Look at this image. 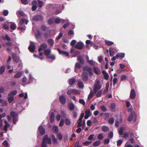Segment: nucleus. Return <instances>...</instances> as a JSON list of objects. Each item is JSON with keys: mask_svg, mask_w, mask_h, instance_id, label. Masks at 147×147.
<instances>
[{"mask_svg": "<svg viewBox=\"0 0 147 147\" xmlns=\"http://www.w3.org/2000/svg\"><path fill=\"white\" fill-rule=\"evenodd\" d=\"M117 79L116 77H115L113 80V84L114 86L115 85L116 83L117 82Z\"/></svg>", "mask_w": 147, "mask_h": 147, "instance_id": "nucleus-56", "label": "nucleus"}, {"mask_svg": "<svg viewBox=\"0 0 147 147\" xmlns=\"http://www.w3.org/2000/svg\"><path fill=\"white\" fill-rule=\"evenodd\" d=\"M3 128V121L2 119H0V129H2Z\"/></svg>", "mask_w": 147, "mask_h": 147, "instance_id": "nucleus-53", "label": "nucleus"}, {"mask_svg": "<svg viewBox=\"0 0 147 147\" xmlns=\"http://www.w3.org/2000/svg\"><path fill=\"white\" fill-rule=\"evenodd\" d=\"M85 113V115L84 116V118L85 119H87L90 116V112L89 109H87L86 110Z\"/></svg>", "mask_w": 147, "mask_h": 147, "instance_id": "nucleus-8", "label": "nucleus"}, {"mask_svg": "<svg viewBox=\"0 0 147 147\" xmlns=\"http://www.w3.org/2000/svg\"><path fill=\"white\" fill-rule=\"evenodd\" d=\"M94 94L92 90H91L90 93L88 96V100L90 99L93 96Z\"/></svg>", "mask_w": 147, "mask_h": 147, "instance_id": "nucleus-29", "label": "nucleus"}, {"mask_svg": "<svg viewBox=\"0 0 147 147\" xmlns=\"http://www.w3.org/2000/svg\"><path fill=\"white\" fill-rule=\"evenodd\" d=\"M22 3L24 5H26L28 3V0H21Z\"/></svg>", "mask_w": 147, "mask_h": 147, "instance_id": "nucleus-55", "label": "nucleus"}, {"mask_svg": "<svg viewBox=\"0 0 147 147\" xmlns=\"http://www.w3.org/2000/svg\"><path fill=\"white\" fill-rule=\"evenodd\" d=\"M115 52L117 51L118 50V49L116 48H115ZM109 51L110 52V53H109L111 57L113 56L114 53L115 52H114V51L113 50H110Z\"/></svg>", "mask_w": 147, "mask_h": 147, "instance_id": "nucleus-24", "label": "nucleus"}, {"mask_svg": "<svg viewBox=\"0 0 147 147\" xmlns=\"http://www.w3.org/2000/svg\"><path fill=\"white\" fill-rule=\"evenodd\" d=\"M12 57L13 60L16 62L18 63L19 61V57L17 56L15 53L12 54Z\"/></svg>", "mask_w": 147, "mask_h": 147, "instance_id": "nucleus-13", "label": "nucleus"}, {"mask_svg": "<svg viewBox=\"0 0 147 147\" xmlns=\"http://www.w3.org/2000/svg\"><path fill=\"white\" fill-rule=\"evenodd\" d=\"M54 21V19L53 18H51L48 20V22L49 24L51 25L53 23Z\"/></svg>", "mask_w": 147, "mask_h": 147, "instance_id": "nucleus-35", "label": "nucleus"}, {"mask_svg": "<svg viewBox=\"0 0 147 147\" xmlns=\"http://www.w3.org/2000/svg\"><path fill=\"white\" fill-rule=\"evenodd\" d=\"M55 22L56 24H58L60 22L61 20L59 18H57L55 19Z\"/></svg>", "mask_w": 147, "mask_h": 147, "instance_id": "nucleus-62", "label": "nucleus"}, {"mask_svg": "<svg viewBox=\"0 0 147 147\" xmlns=\"http://www.w3.org/2000/svg\"><path fill=\"white\" fill-rule=\"evenodd\" d=\"M84 47V44L81 42H77L75 45V47L79 49H82Z\"/></svg>", "mask_w": 147, "mask_h": 147, "instance_id": "nucleus-6", "label": "nucleus"}, {"mask_svg": "<svg viewBox=\"0 0 147 147\" xmlns=\"http://www.w3.org/2000/svg\"><path fill=\"white\" fill-rule=\"evenodd\" d=\"M102 73L104 76L105 78L107 80H108L109 77V76L108 74L105 71H102Z\"/></svg>", "mask_w": 147, "mask_h": 147, "instance_id": "nucleus-20", "label": "nucleus"}, {"mask_svg": "<svg viewBox=\"0 0 147 147\" xmlns=\"http://www.w3.org/2000/svg\"><path fill=\"white\" fill-rule=\"evenodd\" d=\"M114 121V120L113 118H110L109 121V122L110 124H113Z\"/></svg>", "mask_w": 147, "mask_h": 147, "instance_id": "nucleus-52", "label": "nucleus"}, {"mask_svg": "<svg viewBox=\"0 0 147 147\" xmlns=\"http://www.w3.org/2000/svg\"><path fill=\"white\" fill-rule=\"evenodd\" d=\"M37 8V5H32V11L36 10Z\"/></svg>", "mask_w": 147, "mask_h": 147, "instance_id": "nucleus-61", "label": "nucleus"}, {"mask_svg": "<svg viewBox=\"0 0 147 147\" xmlns=\"http://www.w3.org/2000/svg\"><path fill=\"white\" fill-rule=\"evenodd\" d=\"M52 139L53 142L54 143H57L58 142L57 139L55 138L54 136H52Z\"/></svg>", "mask_w": 147, "mask_h": 147, "instance_id": "nucleus-34", "label": "nucleus"}, {"mask_svg": "<svg viewBox=\"0 0 147 147\" xmlns=\"http://www.w3.org/2000/svg\"><path fill=\"white\" fill-rule=\"evenodd\" d=\"M136 95V92L135 90L134 89H132L130 94V98L132 99H134L135 98Z\"/></svg>", "mask_w": 147, "mask_h": 147, "instance_id": "nucleus-7", "label": "nucleus"}, {"mask_svg": "<svg viewBox=\"0 0 147 147\" xmlns=\"http://www.w3.org/2000/svg\"><path fill=\"white\" fill-rule=\"evenodd\" d=\"M110 107L112 111H114L115 107V104L114 103H112L110 106Z\"/></svg>", "mask_w": 147, "mask_h": 147, "instance_id": "nucleus-36", "label": "nucleus"}, {"mask_svg": "<svg viewBox=\"0 0 147 147\" xmlns=\"http://www.w3.org/2000/svg\"><path fill=\"white\" fill-rule=\"evenodd\" d=\"M102 94V90H100L97 93L96 96L97 97H100Z\"/></svg>", "mask_w": 147, "mask_h": 147, "instance_id": "nucleus-33", "label": "nucleus"}, {"mask_svg": "<svg viewBox=\"0 0 147 147\" xmlns=\"http://www.w3.org/2000/svg\"><path fill=\"white\" fill-rule=\"evenodd\" d=\"M21 25H20L18 27V29L21 30H25L26 29V27L24 26H22Z\"/></svg>", "mask_w": 147, "mask_h": 147, "instance_id": "nucleus-31", "label": "nucleus"}, {"mask_svg": "<svg viewBox=\"0 0 147 147\" xmlns=\"http://www.w3.org/2000/svg\"><path fill=\"white\" fill-rule=\"evenodd\" d=\"M91 142H90L88 141H86V142H85L83 143V144L85 146H87L89 144H90L91 143Z\"/></svg>", "mask_w": 147, "mask_h": 147, "instance_id": "nucleus-58", "label": "nucleus"}, {"mask_svg": "<svg viewBox=\"0 0 147 147\" xmlns=\"http://www.w3.org/2000/svg\"><path fill=\"white\" fill-rule=\"evenodd\" d=\"M81 67V65L78 63H76L75 66V71L76 72V69L77 68H80Z\"/></svg>", "mask_w": 147, "mask_h": 147, "instance_id": "nucleus-39", "label": "nucleus"}, {"mask_svg": "<svg viewBox=\"0 0 147 147\" xmlns=\"http://www.w3.org/2000/svg\"><path fill=\"white\" fill-rule=\"evenodd\" d=\"M125 54L124 53H118L116 55V57L117 58L119 57L123 58L125 57Z\"/></svg>", "mask_w": 147, "mask_h": 147, "instance_id": "nucleus-21", "label": "nucleus"}, {"mask_svg": "<svg viewBox=\"0 0 147 147\" xmlns=\"http://www.w3.org/2000/svg\"><path fill=\"white\" fill-rule=\"evenodd\" d=\"M49 43L51 46H52L54 44L53 40L52 39H49L48 41Z\"/></svg>", "mask_w": 147, "mask_h": 147, "instance_id": "nucleus-50", "label": "nucleus"}, {"mask_svg": "<svg viewBox=\"0 0 147 147\" xmlns=\"http://www.w3.org/2000/svg\"><path fill=\"white\" fill-rule=\"evenodd\" d=\"M93 69L94 72L96 74H100V69H99V68L96 67H94L93 68Z\"/></svg>", "mask_w": 147, "mask_h": 147, "instance_id": "nucleus-22", "label": "nucleus"}, {"mask_svg": "<svg viewBox=\"0 0 147 147\" xmlns=\"http://www.w3.org/2000/svg\"><path fill=\"white\" fill-rule=\"evenodd\" d=\"M5 67L4 66H2L0 68V74H2L4 72Z\"/></svg>", "mask_w": 147, "mask_h": 147, "instance_id": "nucleus-40", "label": "nucleus"}, {"mask_svg": "<svg viewBox=\"0 0 147 147\" xmlns=\"http://www.w3.org/2000/svg\"><path fill=\"white\" fill-rule=\"evenodd\" d=\"M57 50L59 54H64L67 56H69V54L68 53L64 51H62L59 49H58Z\"/></svg>", "mask_w": 147, "mask_h": 147, "instance_id": "nucleus-18", "label": "nucleus"}, {"mask_svg": "<svg viewBox=\"0 0 147 147\" xmlns=\"http://www.w3.org/2000/svg\"><path fill=\"white\" fill-rule=\"evenodd\" d=\"M47 45L46 44L43 43L40 46V48L38 49L39 51L44 50L47 47Z\"/></svg>", "mask_w": 147, "mask_h": 147, "instance_id": "nucleus-12", "label": "nucleus"}, {"mask_svg": "<svg viewBox=\"0 0 147 147\" xmlns=\"http://www.w3.org/2000/svg\"><path fill=\"white\" fill-rule=\"evenodd\" d=\"M78 85L79 88H82L83 87L84 85L82 82L79 81L78 82Z\"/></svg>", "mask_w": 147, "mask_h": 147, "instance_id": "nucleus-38", "label": "nucleus"}, {"mask_svg": "<svg viewBox=\"0 0 147 147\" xmlns=\"http://www.w3.org/2000/svg\"><path fill=\"white\" fill-rule=\"evenodd\" d=\"M123 133V129L122 127L120 128L119 131V134L120 135H122Z\"/></svg>", "mask_w": 147, "mask_h": 147, "instance_id": "nucleus-54", "label": "nucleus"}, {"mask_svg": "<svg viewBox=\"0 0 147 147\" xmlns=\"http://www.w3.org/2000/svg\"><path fill=\"white\" fill-rule=\"evenodd\" d=\"M109 82H107L106 84V88L103 91V94H106L109 88Z\"/></svg>", "mask_w": 147, "mask_h": 147, "instance_id": "nucleus-9", "label": "nucleus"}, {"mask_svg": "<svg viewBox=\"0 0 147 147\" xmlns=\"http://www.w3.org/2000/svg\"><path fill=\"white\" fill-rule=\"evenodd\" d=\"M64 124V120L63 119H61L59 124V125L62 126Z\"/></svg>", "mask_w": 147, "mask_h": 147, "instance_id": "nucleus-63", "label": "nucleus"}, {"mask_svg": "<svg viewBox=\"0 0 147 147\" xmlns=\"http://www.w3.org/2000/svg\"><path fill=\"white\" fill-rule=\"evenodd\" d=\"M10 27L11 29L13 30H15L16 28V24L13 23L10 25Z\"/></svg>", "mask_w": 147, "mask_h": 147, "instance_id": "nucleus-37", "label": "nucleus"}, {"mask_svg": "<svg viewBox=\"0 0 147 147\" xmlns=\"http://www.w3.org/2000/svg\"><path fill=\"white\" fill-rule=\"evenodd\" d=\"M102 131H104L107 132L109 130V128L107 126H103L102 127Z\"/></svg>", "mask_w": 147, "mask_h": 147, "instance_id": "nucleus-32", "label": "nucleus"}, {"mask_svg": "<svg viewBox=\"0 0 147 147\" xmlns=\"http://www.w3.org/2000/svg\"><path fill=\"white\" fill-rule=\"evenodd\" d=\"M22 74V71H20L18 72L17 74L14 75V77L16 78H20Z\"/></svg>", "mask_w": 147, "mask_h": 147, "instance_id": "nucleus-16", "label": "nucleus"}, {"mask_svg": "<svg viewBox=\"0 0 147 147\" xmlns=\"http://www.w3.org/2000/svg\"><path fill=\"white\" fill-rule=\"evenodd\" d=\"M17 93V92L16 90H14L11 92L9 94V96H11L12 95L14 96L16 95Z\"/></svg>", "mask_w": 147, "mask_h": 147, "instance_id": "nucleus-41", "label": "nucleus"}, {"mask_svg": "<svg viewBox=\"0 0 147 147\" xmlns=\"http://www.w3.org/2000/svg\"><path fill=\"white\" fill-rule=\"evenodd\" d=\"M3 145L5 146H7L8 145V142L7 140H5L3 142Z\"/></svg>", "mask_w": 147, "mask_h": 147, "instance_id": "nucleus-64", "label": "nucleus"}, {"mask_svg": "<svg viewBox=\"0 0 147 147\" xmlns=\"http://www.w3.org/2000/svg\"><path fill=\"white\" fill-rule=\"evenodd\" d=\"M76 82V79L74 78L71 79L69 80V84L73 85Z\"/></svg>", "mask_w": 147, "mask_h": 147, "instance_id": "nucleus-43", "label": "nucleus"}, {"mask_svg": "<svg viewBox=\"0 0 147 147\" xmlns=\"http://www.w3.org/2000/svg\"><path fill=\"white\" fill-rule=\"evenodd\" d=\"M65 124L67 125H69L71 124L70 120L68 119H66L65 120Z\"/></svg>", "mask_w": 147, "mask_h": 147, "instance_id": "nucleus-44", "label": "nucleus"}, {"mask_svg": "<svg viewBox=\"0 0 147 147\" xmlns=\"http://www.w3.org/2000/svg\"><path fill=\"white\" fill-rule=\"evenodd\" d=\"M78 127H80L82 126V125H83L84 127L85 125V121H84V123H83V124H82V121H81L80 120H78Z\"/></svg>", "mask_w": 147, "mask_h": 147, "instance_id": "nucleus-26", "label": "nucleus"}, {"mask_svg": "<svg viewBox=\"0 0 147 147\" xmlns=\"http://www.w3.org/2000/svg\"><path fill=\"white\" fill-rule=\"evenodd\" d=\"M3 28L6 30H9V29L8 26L6 24H3Z\"/></svg>", "mask_w": 147, "mask_h": 147, "instance_id": "nucleus-60", "label": "nucleus"}, {"mask_svg": "<svg viewBox=\"0 0 147 147\" xmlns=\"http://www.w3.org/2000/svg\"><path fill=\"white\" fill-rule=\"evenodd\" d=\"M127 77L126 75H123L121 76V80H125L127 79Z\"/></svg>", "mask_w": 147, "mask_h": 147, "instance_id": "nucleus-45", "label": "nucleus"}, {"mask_svg": "<svg viewBox=\"0 0 147 147\" xmlns=\"http://www.w3.org/2000/svg\"><path fill=\"white\" fill-rule=\"evenodd\" d=\"M42 19V17L40 15H36L34 16L33 18V20L36 21L41 20Z\"/></svg>", "mask_w": 147, "mask_h": 147, "instance_id": "nucleus-14", "label": "nucleus"}, {"mask_svg": "<svg viewBox=\"0 0 147 147\" xmlns=\"http://www.w3.org/2000/svg\"><path fill=\"white\" fill-rule=\"evenodd\" d=\"M9 12L7 10H5L3 11V15L5 16H7L8 15Z\"/></svg>", "mask_w": 147, "mask_h": 147, "instance_id": "nucleus-59", "label": "nucleus"}, {"mask_svg": "<svg viewBox=\"0 0 147 147\" xmlns=\"http://www.w3.org/2000/svg\"><path fill=\"white\" fill-rule=\"evenodd\" d=\"M100 141L99 140L94 142L93 144V145L94 146H99L100 144Z\"/></svg>", "mask_w": 147, "mask_h": 147, "instance_id": "nucleus-30", "label": "nucleus"}, {"mask_svg": "<svg viewBox=\"0 0 147 147\" xmlns=\"http://www.w3.org/2000/svg\"><path fill=\"white\" fill-rule=\"evenodd\" d=\"M18 113L12 111L11 113V115L13 118V123L15 124H16V122L18 121Z\"/></svg>", "mask_w": 147, "mask_h": 147, "instance_id": "nucleus-3", "label": "nucleus"}, {"mask_svg": "<svg viewBox=\"0 0 147 147\" xmlns=\"http://www.w3.org/2000/svg\"><path fill=\"white\" fill-rule=\"evenodd\" d=\"M136 115L134 113L131 114L129 117L128 120L129 121H132L134 117H136Z\"/></svg>", "mask_w": 147, "mask_h": 147, "instance_id": "nucleus-23", "label": "nucleus"}, {"mask_svg": "<svg viewBox=\"0 0 147 147\" xmlns=\"http://www.w3.org/2000/svg\"><path fill=\"white\" fill-rule=\"evenodd\" d=\"M102 86V84L99 81L96 80L95 81L94 85L93 87L94 92L96 93L98 90H100Z\"/></svg>", "mask_w": 147, "mask_h": 147, "instance_id": "nucleus-1", "label": "nucleus"}, {"mask_svg": "<svg viewBox=\"0 0 147 147\" xmlns=\"http://www.w3.org/2000/svg\"><path fill=\"white\" fill-rule=\"evenodd\" d=\"M59 98L62 104H64L65 103L66 100L64 96L62 95L61 96H59Z\"/></svg>", "mask_w": 147, "mask_h": 147, "instance_id": "nucleus-17", "label": "nucleus"}, {"mask_svg": "<svg viewBox=\"0 0 147 147\" xmlns=\"http://www.w3.org/2000/svg\"><path fill=\"white\" fill-rule=\"evenodd\" d=\"M38 6L40 7H41L43 6V2L42 1L39 0H38Z\"/></svg>", "mask_w": 147, "mask_h": 147, "instance_id": "nucleus-48", "label": "nucleus"}, {"mask_svg": "<svg viewBox=\"0 0 147 147\" xmlns=\"http://www.w3.org/2000/svg\"><path fill=\"white\" fill-rule=\"evenodd\" d=\"M28 22V20L24 19H21L20 20L19 24L20 25H22V24H27Z\"/></svg>", "mask_w": 147, "mask_h": 147, "instance_id": "nucleus-11", "label": "nucleus"}, {"mask_svg": "<svg viewBox=\"0 0 147 147\" xmlns=\"http://www.w3.org/2000/svg\"><path fill=\"white\" fill-rule=\"evenodd\" d=\"M35 46L34 45H31L28 47V49L30 51L32 52H33L35 50Z\"/></svg>", "mask_w": 147, "mask_h": 147, "instance_id": "nucleus-19", "label": "nucleus"}, {"mask_svg": "<svg viewBox=\"0 0 147 147\" xmlns=\"http://www.w3.org/2000/svg\"><path fill=\"white\" fill-rule=\"evenodd\" d=\"M122 142V140L121 139H120L117 141V145L118 146H120Z\"/></svg>", "mask_w": 147, "mask_h": 147, "instance_id": "nucleus-57", "label": "nucleus"}, {"mask_svg": "<svg viewBox=\"0 0 147 147\" xmlns=\"http://www.w3.org/2000/svg\"><path fill=\"white\" fill-rule=\"evenodd\" d=\"M82 78L83 81H86L88 79V75L86 73L84 72L82 75Z\"/></svg>", "mask_w": 147, "mask_h": 147, "instance_id": "nucleus-15", "label": "nucleus"}, {"mask_svg": "<svg viewBox=\"0 0 147 147\" xmlns=\"http://www.w3.org/2000/svg\"><path fill=\"white\" fill-rule=\"evenodd\" d=\"M8 98V101L10 103L12 102L14 100V97L13 96H10Z\"/></svg>", "mask_w": 147, "mask_h": 147, "instance_id": "nucleus-46", "label": "nucleus"}, {"mask_svg": "<svg viewBox=\"0 0 147 147\" xmlns=\"http://www.w3.org/2000/svg\"><path fill=\"white\" fill-rule=\"evenodd\" d=\"M38 131L40 132V134L42 135H44L45 133V129L41 126H40L39 127Z\"/></svg>", "mask_w": 147, "mask_h": 147, "instance_id": "nucleus-10", "label": "nucleus"}, {"mask_svg": "<svg viewBox=\"0 0 147 147\" xmlns=\"http://www.w3.org/2000/svg\"><path fill=\"white\" fill-rule=\"evenodd\" d=\"M5 125L4 126V129L5 130L7 131V127L10 126V125L6 121H5Z\"/></svg>", "mask_w": 147, "mask_h": 147, "instance_id": "nucleus-27", "label": "nucleus"}, {"mask_svg": "<svg viewBox=\"0 0 147 147\" xmlns=\"http://www.w3.org/2000/svg\"><path fill=\"white\" fill-rule=\"evenodd\" d=\"M53 130L54 131L55 133L58 132L59 131L58 127L57 126H54L53 128Z\"/></svg>", "mask_w": 147, "mask_h": 147, "instance_id": "nucleus-47", "label": "nucleus"}, {"mask_svg": "<svg viewBox=\"0 0 147 147\" xmlns=\"http://www.w3.org/2000/svg\"><path fill=\"white\" fill-rule=\"evenodd\" d=\"M97 138L98 139L102 140L103 138V136L102 134H100L98 135Z\"/></svg>", "mask_w": 147, "mask_h": 147, "instance_id": "nucleus-49", "label": "nucleus"}, {"mask_svg": "<svg viewBox=\"0 0 147 147\" xmlns=\"http://www.w3.org/2000/svg\"><path fill=\"white\" fill-rule=\"evenodd\" d=\"M55 118V115L52 112L51 113V116H50V120L51 122V123H52L54 120Z\"/></svg>", "mask_w": 147, "mask_h": 147, "instance_id": "nucleus-25", "label": "nucleus"}, {"mask_svg": "<svg viewBox=\"0 0 147 147\" xmlns=\"http://www.w3.org/2000/svg\"><path fill=\"white\" fill-rule=\"evenodd\" d=\"M72 93L75 94H80V92L78 90L76 89L72 90Z\"/></svg>", "mask_w": 147, "mask_h": 147, "instance_id": "nucleus-51", "label": "nucleus"}, {"mask_svg": "<svg viewBox=\"0 0 147 147\" xmlns=\"http://www.w3.org/2000/svg\"><path fill=\"white\" fill-rule=\"evenodd\" d=\"M51 53V50L50 49H47L44 51V53L45 55L46 56L47 58L51 59L54 60L55 59V57L54 55H51L49 56Z\"/></svg>", "mask_w": 147, "mask_h": 147, "instance_id": "nucleus-2", "label": "nucleus"}, {"mask_svg": "<svg viewBox=\"0 0 147 147\" xmlns=\"http://www.w3.org/2000/svg\"><path fill=\"white\" fill-rule=\"evenodd\" d=\"M46 142L49 144H50L52 143V141L50 138H48L47 135H45L42 139V143H46Z\"/></svg>", "mask_w": 147, "mask_h": 147, "instance_id": "nucleus-4", "label": "nucleus"}, {"mask_svg": "<svg viewBox=\"0 0 147 147\" xmlns=\"http://www.w3.org/2000/svg\"><path fill=\"white\" fill-rule=\"evenodd\" d=\"M105 42L106 44L109 46L111 45L114 43L113 42L107 40H105Z\"/></svg>", "mask_w": 147, "mask_h": 147, "instance_id": "nucleus-42", "label": "nucleus"}, {"mask_svg": "<svg viewBox=\"0 0 147 147\" xmlns=\"http://www.w3.org/2000/svg\"><path fill=\"white\" fill-rule=\"evenodd\" d=\"M83 69L84 71H87L90 75L93 74V72L92 68L88 66H85L84 67Z\"/></svg>", "mask_w": 147, "mask_h": 147, "instance_id": "nucleus-5", "label": "nucleus"}, {"mask_svg": "<svg viewBox=\"0 0 147 147\" xmlns=\"http://www.w3.org/2000/svg\"><path fill=\"white\" fill-rule=\"evenodd\" d=\"M78 59L79 61H80V62L81 63H84V58L82 57L79 56L78 57Z\"/></svg>", "mask_w": 147, "mask_h": 147, "instance_id": "nucleus-28", "label": "nucleus"}]
</instances>
